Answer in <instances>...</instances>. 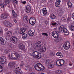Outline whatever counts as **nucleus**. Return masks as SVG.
<instances>
[{"label": "nucleus", "instance_id": "obj_2", "mask_svg": "<svg viewBox=\"0 0 74 74\" xmlns=\"http://www.w3.org/2000/svg\"><path fill=\"white\" fill-rule=\"evenodd\" d=\"M34 68L36 70L39 71H42L45 69L44 66L40 63H38L35 65Z\"/></svg>", "mask_w": 74, "mask_h": 74}, {"label": "nucleus", "instance_id": "obj_46", "mask_svg": "<svg viewBox=\"0 0 74 74\" xmlns=\"http://www.w3.org/2000/svg\"><path fill=\"white\" fill-rule=\"evenodd\" d=\"M5 1H7V3L8 4H10V1H9V0H5Z\"/></svg>", "mask_w": 74, "mask_h": 74}, {"label": "nucleus", "instance_id": "obj_52", "mask_svg": "<svg viewBox=\"0 0 74 74\" xmlns=\"http://www.w3.org/2000/svg\"><path fill=\"white\" fill-rule=\"evenodd\" d=\"M14 22H15L16 23H18V22L17 21H16V20H14Z\"/></svg>", "mask_w": 74, "mask_h": 74}, {"label": "nucleus", "instance_id": "obj_22", "mask_svg": "<svg viewBox=\"0 0 74 74\" xmlns=\"http://www.w3.org/2000/svg\"><path fill=\"white\" fill-rule=\"evenodd\" d=\"M12 13L13 16L14 17V18H15L17 16V14L15 12V11H14V10H12Z\"/></svg>", "mask_w": 74, "mask_h": 74}, {"label": "nucleus", "instance_id": "obj_49", "mask_svg": "<svg viewBox=\"0 0 74 74\" xmlns=\"http://www.w3.org/2000/svg\"><path fill=\"white\" fill-rule=\"evenodd\" d=\"M14 1H15L16 4H18V0H14Z\"/></svg>", "mask_w": 74, "mask_h": 74}, {"label": "nucleus", "instance_id": "obj_45", "mask_svg": "<svg viewBox=\"0 0 74 74\" xmlns=\"http://www.w3.org/2000/svg\"><path fill=\"white\" fill-rule=\"evenodd\" d=\"M21 3H22L23 4H25L26 3V1H23L21 2Z\"/></svg>", "mask_w": 74, "mask_h": 74}, {"label": "nucleus", "instance_id": "obj_34", "mask_svg": "<svg viewBox=\"0 0 74 74\" xmlns=\"http://www.w3.org/2000/svg\"><path fill=\"white\" fill-rule=\"evenodd\" d=\"M21 30L23 32H25L26 31V28H22L21 29Z\"/></svg>", "mask_w": 74, "mask_h": 74}, {"label": "nucleus", "instance_id": "obj_14", "mask_svg": "<svg viewBox=\"0 0 74 74\" xmlns=\"http://www.w3.org/2000/svg\"><path fill=\"white\" fill-rule=\"evenodd\" d=\"M18 46L20 49H21V50H23V51H25V46L23 44L20 43Z\"/></svg>", "mask_w": 74, "mask_h": 74}, {"label": "nucleus", "instance_id": "obj_24", "mask_svg": "<svg viewBox=\"0 0 74 74\" xmlns=\"http://www.w3.org/2000/svg\"><path fill=\"white\" fill-rule=\"evenodd\" d=\"M67 4L69 8H71L72 7V4L71 3L70 1H68Z\"/></svg>", "mask_w": 74, "mask_h": 74}, {"label": "nucleus", "instance_id": "obj_43", "mask_svg": "<svg viewBox=\"0 0 74 74\" xmlns=\"http://www.w3.org/2000/svg\"><path fill=\"white\" fill-rule=\"evenodd\" d=\"M61 19L62 21H63L64 22L66 20V18L64 17H62Z\"/></svg>", "mask_w": 74, "mask_h": 74}, {"label": "nucleus", "instance_id": "obj_56", "mask_svg": "<svg viewBox=\"0 0 74 74\" xmlns=\"http://www.w3.org/2000/svg\"><path fill=\"white\" fill-rule=\"evenodd\" d=\"M67 21H70V18H68Z\"/></svg>", "mask_w": 74, "mask_h": 74}, {"label": "nucleus", "instance_id": "obj_39", "mask_svg": "<svg viewBox=\"0 0 74 74\" xmlns=\"http://www.w3.org/2000/svg\"><path fill=\"white\" fill-rule=\"evenodd\" d=\"M3 34V29H0V34L2 35Z\"/></svg>", "mask_w": 74, "mask_h": 74}, {"label": "nucleus", "instance_id": "obj_40", "mask_svg": "<svg viewBox=\"0 0 74 74\" xmlns=\"http://www.w3.org/2000/svg\"><path fill=\"white\" fill-rule=\"evenodd\" d=\"M10 52V50L9 49H6L5 50V52L6 53H8Z\"/></svg>", "mask_w": 74, "mask_h": 74}, {"label": "nucleus", "instance_id": "obj_38", "mask_svg": "<svg viewBox=\"0 0 74 74\" xmlns=\"http://www.w3.org/2000/svg\"><path fill=\"white\" fill-rule=\"evenodd\" d=\"M51 25L53 26H56V25H57V23H56V22L53 23H52Z\"/></svg>", "mask_w": 74, "mask_h": 74}, {"label": "nucleus", "instance_id": "obj_27", "mask_svg": "<svg viewBox=\"0 0 74 74\" xmlns=\"http://www.w3.org/2000/svg\"><path fill=\"white\" fill-rule=\"evenodd\" d=\"M22 36L23 38V39H25V38H27V36L26 34L25 33H23L22 34Z\"/></svg>", "mask_w": 74, "mask_h": 74}, {"label": "nucleus", "instance_id": "obj_60", "mask_svg": "<svg viewBox=\"0 0 74 74\" xmlns=\"http://www.w3.org/2000/svg\"><path fill=\"white\" fill-rule=\"evenodd\" d=\"M8 58H10V55H9L8 56Z\"/></svg>", "mask_w": 74, "mask_h": 74}, {"label": "nucleus", "instance_id": "obj_37", "mask_svg": "<svg viewBox=\"0 0 74 74\" xmlns=\"http://www.w3.org/2000/svg\"><path fill=\"white\" fill-rule=\"evenodd\" d=\"M3 70V67L0 65V72L2 71Z\"/></svg>", "mask_w": 74, "mask_h": 74}, {"label": "nucleus", "instance_id": "obj_61", "mask_svg": "<svg viewBox=\"0 0 74 74\" xmlns=\"http://www.w3.org/2000/svg\"><path fill=\"white\" fill-rule=\"evenodd\" d=\"M65 1H67L68 0H64Z\"/></svg>", "mask_w": 74, "mask_h": 74}, {"label": "nucleus", "instance_id": "obj_33", "mask_svg": "<svg viewBox=\"0 0 74 74\" xmlns=\"http://www.w3.org/2000/svg\"><path fill=\"white\" fill-rule=\"evenodd\" d=\"M61 54H62V52H58L56 53V56H60V55H61Z\"/></svg>", "mask_w": 74, "mask_h": 74}, {"label": "nucleus", "instance_id": "obj_1", "mask_svg": "<svg viewBox=\"0 0 74 74\" xmlns=\"http://www.w3.org/2000/svg\"><path fill=\"white\" fill-rule=\"evenodd\" d=\"M24 64L23 63H21L20 66V68L19 66L16 65L14 66V69H13L14 72H15L16 74H23V73L20 72V71L21 70V67H23V66Z\"/></svg>", "mask_w": 74, "mask_h": 74}, {"label": "nucleus", "instance_id": "obj_6", "mask_svg": "<svg viewBox=\"0 0 74 74\" xmlns=\"http://www.w3.org/2000/svg\"><path fill=\"white\" fill-rule=\"evenodd\" d=\"M50 59H47L45 61V63L46 64H49L50 68H52V67L54 66V64L52 62L50 63Z\"/></svg>", "mask_w": 74, "mask_h": 74}, {"label": "nucleus", "instance_id": "obj_10", "mask_svg": "<svg viewBox=\"0 0 74 74\" xmlns=\"http://www.w3.org/2000/svg\"><path fill=\"white\" fill-rule=\"evenodd\" d=\"M4 24L5 26L8 27L9 26V27H10L12 26V25H13L11 24V23H10L9 22L7 21H4Z\"/></svg>", "mask_w": 74, "mask_h": 74}, {"label": "nucleus", "instance_id": "obj_28", "mask_svg": "<svg viewBox=\"0 0 74 74\" xmlns=\"http://www.w3.org/2000/svg\"><path fill=\"white\" fill-rule=\"evenodd\" d=\"M64 63H65V62L64 60L63 59H60V65H61V66H62L64 64Z\"/></svg>", "mask_w": 74, "mask_h": 74}, {"label": "nucleus", "instance_id": "obj_42", "mask_svg": "<svg viewBox=\"0 0 74 74\" xmlns=\"http://www.w3.org/2000/svg\"><path fill=\"white\" fill-rule=\"evenodd\" d=\"M50 55L51 56H53L55 55V53H53V52H51L50 53Z\"/></svg>", "mask_w": 74, "mask_h": 74}, {"label": "nucleus", "instance_id": "obj_32", "mask_svg": "<svg viewBox=\"0 0 74 74\" xmlns=\"http://www.w3.org/2000/svg\"><path fill=\"white\" fill-rule=\"evenodd\" d=\"M71 31H74V25H71Z\"/></svg>", "mask_w": 74, "mask_h": 74}, {"label": "nucleus", "instance_id": "obj_58", "mask_svg": "<svg viewBox=\"0 0 74 74\" xmlns=\"http://www.w3.org/2000/svg\"><path fill=\"white\" fill-rule=\"evenodd\" d=\"M5 31H7V30H8V29L7 28H5Z\"/></svg>", "mask_w": 74, "mask_h": 74}, {"label": "nucleus", "instance_id": "obj_31", "mask_svg": "<svg viewBox=\"0 0 74 74\" xmlns=\"http://www.w3.org/2000/svg\"><path fill=\"white\" fill-rule=\"evenodd\" d=\"M55 73L56 74H61V73H62V71H60V70L56 71H55Z\"/></svg>", "mask_w": 74, "mask_h": 74}, {"label": "nucleus", "instance_id": "obj_12", "mask_svg": "<svg viewBox=\"0 0 74 74\" xmlns=\"http://www.w3.org/2000/svg\"><path fill=\"white\" fill-rule=\"evenodd\" d=\"M7 59L5 56H2L0 58V62H3L4 63L6 62Z\"/></svg>", "mask_w": 74, "mask_h": 74}, {"label": "nucleus", "instance_id": "obj_20", "mask_svg": "<svg viewBox=\"0 0 74 74\" xmlns=\"http://www.w3.org/2000/svg\"><path fill=\"white\" fill-rule=\"evenodd\" d=\"M42 13L43 14V15H45L47 14V9H46V8H44L42 10Z\"/></svg>", "mask_w": 74, "mask_h": 74}, {"label": "nucleus", "instance_id": "obj_5", "mask_svg": "<svg viewBox=\"0 0 74 74\" xmlns=\"http://www.w3.org/2000/svg\"><path fill=\"white\" fill-rule=\"evenodd\" d=\"M33 53L34 55L33 57L34 58H38V59H40V58H41V53H38V52L37 51H34Z\"/></svg>", "mask_w": 74, "mask_h": 74}, {"label": "nucleus", "instance_id": "obj_13", "mask_svg": "<svg viewBox=\"0 0 74 74\" xmlns=\"http://www.w3.org/2000/svg\"><path fill=\"white\" fill-rule=\"evenodd\" d=\"M11 40L12 42L14 44H16V43L17 42V41H18V39H17V38L14 36H12L11 37Z\"/></svg>", "mask_w": 74, "mask_h": 74}, {"label": "nucleus", "instance_id": "obj_26", "mask_svg": "<svg viewBox=\"0 0 74 74\" xmlns=\"http://www.w3.org/2000/svg\"><path fill=\"white\" fill-rule=\"evenodd\" d=\"M14 65V64L12 62H10L8 64V66L10 68H11L12 67H13Z\"/></svg>", "mask_w": 74, "mask_h": 74}, {"label": "nucleus", "instance_id": "obj_36", "mask_svg": "<svg viewBox=\"0 0 74 74\" xmlns=\"http://www.w3.org/2000/svg\"><path fill=\"white\" fill-rule=\"evenodd\" d=\"M8 46L9 48H12V44L11 43H9Z\"/></svg>", "mask_w": 74, "mask_h": 74}, {"label": "nucleus", "instance_id": "obj_3", "mask_svg": "<svg viewBox=\"0 0 74 74\" xmlns=\"http://www.w3.org/2000/svg\"><path fill=\"white\" fill-rule=\"evenodd\" d=\"M59 32L62 33H64V34L65 36H67L69 34V32L67 30V29L65 28L63 26H61L60 27L59 29Z\"/></svg>", "mask_w": 74, "mask_h": 74}, {"label": "nucleus", "instance_id": "obj_23", "mask_svg": "<svg viewBox=\"0 0 74 74\" xmlns=\"http://www.w3.org/2000/svg\"><path fill=\"white\" fill-rule=\"evenodd\" d=\"M46 51V47H42L40 48V52H45Z\"/></svg>", "mask_w": 74, "mask_h": 74}, {"label": "nucleus", "instance_id": "obj_11", "mask_svg": "<svg viewBox=\"0 0 74 74\" xmlns=\"http://www.w3.org/2000/svg\"><path fill=\"white\" fill-rule=\"evenodd\" d=\"M35 46L36 48H40L41 47V42L40 41L38 42L35 44Z\"/></svg>", "mask_w": 74, "mask_h": 74}, {"label": "nucleus", "instance_id": "obj_41", "mask_svg": "<svg viewBox=\"0 0 74 74\" xmlns=\"http://www.w3.org/2000/svg\"><path fill=\"white\" fill-rule=\"evenodd\" d=\"M42 35H45L46 37H48V34L47 33H43L42 34Z\"/></svg>", "mask_w": 74, "mask_h": 74}, {"label": "nucleus", "instance_id": "obj_4", "mask_svg": "<svg viewBox=\"0 0 74 74\" xmlns=\"http://www.w3.org/2000/svg\"><path fill=\"white\" fill-rule=\"evenodd\" d=\"M14 51L15 53H12L11 54V57L12 58L14 59H16L18 58H19L20 56L19 54L16 53V51H14Z\"/></svg>", "mask_w": 74, "mask_h": 74}, {"label": "nucleus", "instance_id": "obj_55", "mask_svg": "<svg viewBox=\"0 0 74 74\" xmlns=\"http://www.w3.org/2000/svg\"><path fill=\"white\" fill-rule=\"evenodd\" d=\"M29 74H35V73L32 72V73H30Z\"/></svg>", "mask_w": 74, "mask_h": 74}, {"label": "nucleus", "instance_id": "obj_18", "mask_svg": "<svg viewBox=\"0 0 74 74\" xmlns=\"http://www.w3.org/2000/svg\"><path fill=\"white\" fill-rule=\"evenodd\" d=\"M6 37H10L12 34V32L11 31H8L5 34Z\"/></svg>", "mask_w": 74, "mask_h": 74}, {"label": "nucleus", "instance_id": "obj_7", "mask_svg": "<svg viewBox=\"0 0 74 74\" xmlns=\"http://www.w3.org/2000/svg\"><path fill=\"white\" fill-rule=\"evenodd\" d=\"M29 23L32 25L35 24V23H36V18H35L34 17H31L30 18L29 21Z\"/></svg>", "mask_w": 74, "mask_h": 74}, {"label": "nucleus", "instance_id": "obj_50", "mask_svg": "<svg viewBox=\"0 0 74 74\" xmlns=\"http://www.w3.org/2000/svg\"><path fill=\"white\" fill-rule=\"evenodd\" d=\"M29 54L31 56H34V54L33 53H29Z\"/></svg>", "mask_w": 74, "mask_h": 74}, {"label": "nucleus", "instance_id": "obj_15", "mask_svg": "<svg viewBox=\"0 0 74 74\" xmlns=\"http://www.w3.org/2000/svg\"><path fill=\"white\" fill-rule=\"evenodd\" d=\"M0 40L1 41V45H5L6 43L5 40H4L3 38L0 37Z\"/></svg>", "mask_w": 74, "mask_h": 74}, {"label": "nucleus", "instance_id": "obj_29", "mask_svg": "<svg viewBox=\"0 0 74 74\" xmlns=\"http://www.w3.org/2000/svg\"><path fill=\"white\" fill-rule=\"evenodd\" d=\"M50 17L51 19H55L56 18V16L54 14H51Z\"/></svg>", "mask_w": 74, "mask_h": 74}, {"label": "nucleus", "instance_id": "obj_19", "mask_svg": "<svg viewBox=\"0 0 74 74\" xmlns=\"http://www.w3.org/2000/svg\"><path fill=\"white\" fill-rule=\"evenodd\" d=\"M28 34L30 36H33L34 35V32L33 30L30 29L28 31Z\"/></svg>", "mask_w": 74, "mask_h": 74}, {"label": "nucleus", "instance_id": "obj_53", "mask_svg": "<svg viewBox=\"0 0 74 74\" xmlns=\"http://www.w3.org/2000/svg\"><path fill=\"white\" fill-rule=\"evenodd\" d=\"M69 65L70 66H72V64H71V62L69 63Z\"/></svg>", "mask_w": 74, "mask_h": 74}, {"label": "nucleus", "instance_id": "obj_62", "mask_svg": "<svg viewBox=\"0 0 74 74\" xmlns=\"http://www.w3.org/2000/svg\"><path fill=\"white\" fill-rule=\"evenodd\" d=\"M22 63H23V61H21Z\"/></svg>", "mask_w": 74, "mask_h": 74}, {"label": "nucleus", "instance_id": "obj_51", "mask_svg": "<svg viewBox=\"0 0 74 74\" xmlns=\"http://www.w3.org/2000/svg\"><path fill=\"white\" fill-rule=\"evenodd\" d=\"M23 33L24 32L22 31L21 30H20V34H22V33Z\"/></svg>", "mask_w": 74, "mask_h": 74}, {"label": "nucleus", "instance_id": "obj_48", "mask_svg": "<svg viewBox=\"0 0 74 74\" xmlns=\"http://www.w3.org/2000/svg\"><path fill=\"white\" fill-rule=\"evenodd\" d=\"M32 70H33V68L32 67L29 68V71H32Z\"/></svg>", "mask_w": 74, "mask_h": 74}, {"label": "nucleus", "instance_id": "obj_47", "mask_svg": "<svg viewBox=\"0 0 74 74\" xmlns=\"http://www.w3.org/2000/svg\"><path fill=\"white\" fill-rule=\"evenodd\" d=\"M7 2L5 1L3 2V4L5 5H7Z\"/></svg>", "mask_w": 74, "mask_h": 74}, {"label": "nucleus", "instance_id": "obj_57", "mask_svg": "<svg viewBox=\"0 0 74 74\" xmlns=\"http://www.w3.org/2000/svg\"><path fill=\"white\" fill-rule=\"evenodd\" d=\"M46 1H47V0H42L43 2H44V3H45V2H46Z\"/></svg>", "mask_w": 74, "mask_h": 74}, {"label": "nucleus", "instance_id": "obj_25", "mask_svg": "<svg viewBox=\"0 0 74 74\" xmlns=\"http://www.w3.org/2000/svg\"><path fill=\"white\" fill-rule=\"evenodd\" d=\"M60 59H58L57 60L56 62V64L57 65V66H60V65L59 64H60Z\"/></svg>", "mask_w": 74, "mask_h": 74}, {"label": "nucleus", "instance_id": "obj_35", "mask_svg": "<svg viewBox=\"0 0 74 74\" xmlns=\"http://www.w3.org/2000/svg\"><path fill=\"white\" fill-rule=\"evenodd\" d=\"M15 33L16 34H19V33H20V30L19 29H17L15 31Z\"/></svg>", "mask_w": 74, "mask_h": 74}, {"label": "nucleus", "instance_id": "obj_44", "mask_svg": "<svg viewBox=\"0 0 74 74\" xmlns=\"http://www.w3.org/2000/svg\"><path fill=\"white\" fill-rule=\"evenodd\" d=\"M0 5L1 7L2 8H4V5H3V3H0Z\"/></svg>", "mask_w": 74, "mask_h": 74}, {"label": "nucleus", "instance_id": "obj_59", "mask_svg": "<svg viewBox=\"0 0 74 74\" xmlns=\"http://www.w3.org/2000/svg\"><path fill=\"white\" fill-rule=\"evenodd\" d=\"M60 57H61V58H63V55H62V54H61V55H60Z\"/></svg>", "mask_w": 74, "mask_h": 74}, {"label": "nucleus", "instance_id": "obj_8", "mask_svg": "<svg viewBox=\"0 0 74 74\" xmlns=\"http://www.w3.org/2000/svg\"><path fill=\"white\" fill-rule=\"evenodd\" d=\"M52 35L54 38H57L59 36V32L56 31H54L52 32Z\"/></svg>", "mask_w": 74, "mask_h": 74}, {"label": "nucleus", "instance_id": "obj_21", "mask_svg": "<svg viewBox=\"0 0 74 74\" xmlns=\"http://www.w3.org/2000/svg\"><path fill=\"white\" fill-rule=\"evenodd\" d=\"M1 17L4 19H5L7 18V14L3 13L1 15Z\"/></svg>", "mask_w": 74, "mask_h": 74}, {"label": "nucleus", "instance_id": "obj_30", "mask_svg": "<svg viewBox=\"0 0 74 74\" xmlns=\"http://www.w3.org/2000/svg\"><path fill=\"white\" fill-rule=\"evenodd\" d=\"M28 21H29L28 18L27 17H24L23 18V21H24V22H27Z\"/></svg>", "mask_w": 74, "mask_h": 74}, {"label": "nucleus", "instance_id": "obj_17", "mask_svg": "<svg viewBox=\"0 0 74 74\" xmlns=\"http://www.w3.org/2000/svg\"><path fill=\"white\" fill-rule=\"evenodd\" d=\"M31 10V7L29 5H28L26 7V11L27 13L30 12V10Z\"/></svg>", "mask_w": 74, "mask_h": 74}, {"label": "nucleus", "instance_id": "obj_54", "mask_svg": "<svg viewBox=\"0 0 74 74\" xmlns=\"http://www.w3.org/2000/svg\"><path fill=\"white\" fill-rule=\"evenodd\" d=\"M11 2H12L13 3V2H14V0H10Z\"/></svg>", "mask_w": 74, "mask_h": 74}, {"label": "nucleus", "instance_id": "obj_9", "mask_svg": "<svg viewBox=\"0 0 74 74\" xmlns=\"http://www.w3.org/2000/svg\"><path fill=\"white\" fill-rule=\"evenodd\" d=\"M63 47L65 49L67 50V49H69L70 48V44L69 42L68 43L65 42L64 45Z\"/></svg>", "mask_w": 74, "mask_h": 74}, {"label": "nucleus", "instance_id": "obj_16", "mask_svg": "<svg viewBox=\"0 0 74 74\" xmlns=\"http://www.w3.org/2000/svg\"><path fill=\"white\" fill-rule=\"evenodd\" d=\"M61 2V1L60 0H57L55 3V6L58 7H59V5H60Z\"/></svg>", "mask_w": 74, "mask_h": 74}]
</instances>
